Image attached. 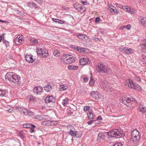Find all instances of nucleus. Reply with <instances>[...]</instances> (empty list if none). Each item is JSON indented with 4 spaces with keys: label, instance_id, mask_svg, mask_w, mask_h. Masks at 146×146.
Instances as JSON below:
<instances>
[{
    "label": "nucleus",
    "instance_id": "1",
    "mask_svg": "<svg viewBox=\"0 0 146 146\" xmlns=\"http://www.w3.org/2000/svg\"><path fill=\"white\" fill-rule=\"evenodd\" d=\"M6 80H8L13 85H20L21 83L20 76L12 72L7 73L5 76Z\"/></svg>",
    "mask_w": 146,
    "mask_h": 146
},
{
    "label": "nucleus",
    "instance_id": "2",
    "mask_svg": "<svg viewBox=\"0 0 146 146\" xmlns=\"http://www.w3.org/2000/svg\"><path fill=\"white\" fill-rule=\"evenodd\" d=\"M107 135L110 138L113 137L116 138H120L124 135L123 131L120 129H116L108 132Z\"/></svg>",
    "mask_w": 146,
    "mask_h": 146
},
{
    "label": "nucleus",
    "instance_id": "3",
    "mask_svg": "<svg viewBox=\"0 0 146 146\" xmlns=\"http://www.w3.org/2000/svg\"><path fill=\"white\" fill-rule=\"evenodd\" d=\"M96 69L98 72L103 74L107 73L110 70L109 68L106 66L104 63L102 62L99 64H98L96 67Z\"/></svg>",
    "mask_w": 146,
    "mask_h": 146
},
{
    "label": "nucleus",
    "instance_id": "4",
    "mask_svg": "<svg viewBox=\"0 0 146 146\" xmlns=\"http://www.w3.org/2000/svg\"><path fill=\"white\" fill-rule=\"evenodd\" d=\"M131 140L134 143L139 141L140 139L141 134L136 129L132 131L131 133Z\"/></svg>",
    "mask_w": 146,
    "mask_h": 146
},
{
    "label": "nucleus",
    "instance_id": "5",
    "mask_svg": "<svg viewBox=\"0 0 146 146\" xmlns=\"http://www.w3.org/2000/svg\"><path fill=\"white\" fill-rule=\"evenodd\" d=\"M120 102L126 106H128V104L130 102H133L135 104H136L137 101L135 98H133L130 96H123L122 98V99Z\"/></svg>",
    "mask_w": 146,
    "mask_h": 146
},
{
    "label": "nucleus",
    "instance_id": "6",
    "mask_svg": "<svg viewBox=\"0 0 146 146\" xmlns=\"http://www.w3.org/2000/svg\"><path fill=\"white\" fill-rule=\"evenodd\" d=\"M33 92L36 95H41L43 92V89L41 86H36L33 89Z\"/></svg>",
    "mask_w": 146,
    "mask_h": 146
},
{
    "label": "nucleus",
    "instance_id": "7",
    "mask_svg": "<svg viewBox=\"0 0 146 146\" xmlns=\"http://www.w3.org/2000/svg\"><path fill=\"white\" fill-rule=\"evenodd\" d=\"M44 101L46 103L50 102L55 103L56 102V99L53 98L52 96H48L45 98Z\"/></svg>",
    "mask_w": 146,
    "mask_h": 146
},
{
    "label": "nucleus",
    "instance_id": "8",
    "mask_svg": "<svg viewBox=\"0 0 146 146\" xmlns=\"http://www.w3.org/2000/svg\"><path fill=\"white\" fill-rule=\"evenodd\" d=\"M33 57L32 55L28 54H27L25 56L26 61L29 63L33 62L35 60L33 58Z\"/></svg>",
    "mask_w": 146,
    "mask_h": 146
},
{
    "label": "nucleus",
    "instance_id": "9",
    "mask_svg": "<svg viewBox=\"0 0 146 146\" xmlns=\"http://www.w3.org/2000/svg\"><path fill=\"white\" fill-rule=\"evenodd\" d=\"M90 95L95 99L98 100L100 98V95L97 91H92L90 94Z\"/></svg>",
    "mask_w": 146,
    "mask_h": 146
},
{
    "label": "nucleus",
    "instance_id": "10",
    "mask_svg": "<svg viewBox=\"0 0 146 146\" xmlns=\"http://www.w3.org/2000/svg\"><path fill=\"white\" fill-rule=\"evenodd\" d=\"M67 127L68 129L70 130L68 132V134L72 137L75 132V131L73 130L74 129V127L71 125L68 124L67 125Z\"/></svg>",
    "mask_w": 146,
    "mask_h": 146
},
{
    "label": "nucleus",
    "instance_id": "11",
    "mask_svg": "<svg viewBox=\"0 0 146 146\" xmlns=\"http://www.w3.org/2000/svg\"><path fill=\"white\" fill-rule=\"evenodd\" d=\"M23 40L24 38L22 36H18L15 39V42L17 44L19 45L20 44L23 43Z\"/></svg>",
    "mask_w": 146,
    "mask_h": 146
},
{
    "label": "nucleus",
    "instance_id": "12",
    "mask_svg": "<svg viewBox=\"0 0 146 146\" xmlns=\"http://www.w3.org/2000/svg\"><path fill=\"white\" fill-rule=\"evenodd\" d=\"M88 59L85 58H81L79 61L80 64L82 65H84L88 63Z\"/></svg>",
    "mask_w": 146,
    "mask_h": 146
},
{
    "label": "nucleus",
    "instance_id": "13",
    "mask_svg": "<svg viewBox=\"0 0 146 146\" xmlns=\"http://www.w3.org/2000/svg\"><path fill=\"white\" fill-rule=\"evenodd\" d=\"M52 20L53 21H54L56 23H57L61 24H66V22L64 21L60 20L58 19L53 18L52 19Z\"/></svg>",
    "mask_w": 146,
    "mask_h": 146
},
{
    "label": "nucleus",
    "instance_id": "14",
    "mask_svg": "<svg viewBox=\"0 0 146 146\" xmlns=\"http://www.w3.org/2000/svg\"><path fill=\"white\" fill-rule=\"evenodd\" d=\"M105 137L104 133L100 132L99 133L98 135V137L97 140L98 141H100V140H103Z\"/></svg>",
    "mask_w": 146,
    "mask_h": 146
},
{
    "label": "nucleus",
    "instance_id": "15",
    "mask_svg": "<svg viewBox=\"0 0 146 146\" xmlns=\"http://www.w3.org/2000/svg\"><path fill=\"white\" fill-rule=\"evenodd\" d=\"M44 90L47 92H50L52 89V86L48 84L44 87Z\"/></svg>",
    "mask_w": 146,
    "mask_h": 146
},
{
    "label": "nucleus",
    "instance_id": "16",
    "mask_svg": "<svg viewBox=\"0 0 146 146\" xmlns=\"http://www.w3.org/2000/svg\"><path fill=\"white\" fill-rule=\"evenodd\" d=\"M23 127L24 128H35V126L34 125L30 123L24 124L23 125Z\"/></svg>",
    "mask_w": 146,
    "mask_h": 146
},
{
    "label": "nucleus",
    "instance_id": "17",
    "mask_svg": "<svg viewBox=\"0 0 146 146\" xmlns=\"http://www.w3.org/2000/svg\"><path fill=\"white\" fill-rule=\"evenodd\" d=\"M70 57L69 58V57L68 58H67V59H66V60L67 61V62L69 64L74 62L75 61L74 58L73 56L71 55H70Z\"/></svg>",
    "mask_w": 146,
    "mask_h": 146
},
{
    "label": "nucleus",
    "instance_id": "18",
    "mask_svg": "<svg viewBox=\"0 0 146 146\" xmlns=\"http://www.w3.org/2000/svg\"><path fill=\"white\" fill-rule=\"evenodd\" d=\"M88 118V119H93L95 117V115L92 112H88L87 113Z\"/></svg>",
    "mask_w": 146,
    "mask_h": 146
},
{
    "label": "nucleus",
    "instance_id": "19",
    "mask_svg": "<svg viewBox=\"0 0 146 146\" xmlns=\"http://www.w3.org/2000/svg\"><path fill=\"white\" fill-rule=\"evenodd\" d=\"M77 37L78 38L81 39H83L85 38V37L86 36V35H84L82 33H78L74 35Z\"/></svg>",
    "mask_w": 146,
    "mask_h": 146
},
{
    "label": "nucleus",
    "instance_id": "20",
    "mask_svg": "<svg viewBox=\"0 0 146 146\" xmlns=\"http://www.w3.org/2000/svg\"><path fill=\"white\" fill-rule=\"evenodd\" d=\"M86 49V48H84L80 46L77 47V48H76V50L78 51L80 53L85 52Z\"/></svg>",
    "mask_w": 146,
    "mask_h": 146
},
{
    "label": "nucleus",
    "instance_id": "21",
    "mask_svg": "<svg viewBox=\"0 0 146 146\" xmlns=\"http://www.w3.org/2000/svg\"><path fill=\"white\" fill-rule=\"evenodd\" d=\"M78 68V66H72V65H68V68L70 70H76Z\"/></svg>",
    "mask_w": 146,
    "mask_h": 146
},
{
    "label": "nucleus",
    "instance_id": "22",
    "mask_svg": "<svg viewBox=\"0 0 146 146\" xmlns=\"http://www.w3.org/2000/svg\"><path fill=\"white\" fill-rule=\"evenodd\" d=\"M78 132L76 131H75V133L74 135L72 136V137H74L75 138H79L81 137L82 136V135L80 133H78Z\"/></svg>",
    "mask_w": 146,
    "mask_h": 146
},
{
    "label": "nucleus",
    "instance_id": "23",
    "mask_svg": "<svg viewBox=\"0 0 146 146\" xmlns=\"http://www.w3.org/2000/svg\"><path fill=\"white\" fill-rule=\"evenodd\" d=\"M6 92L5 90L0 89V96L1 97H6Z\"/></svg>",
    "mask_w": 146,
    "mask_h": 146
},
{
    "label": "nucleus",
    "instance_id": "24",
    "mask_svg": "<svg viewBox=\"0 0 146 146\" xmlns=\"http://www.w3.org/2000/svg\"><path fill=\"white\" fill-rule=\"evenodd\" d=\"M133 52V50L131 48L127 47L126 50L125 51V53L127 54H131Z\"/></svg>",
    "mask_w": 146,
    "mask_h": 146
},
{
    "label": "nucleus",
    "instance_id": "25",
    "mask_svg": "<svg viewBox=\"0 0 146 146\" xmlns=\"http://www.w3.org/2000/svg\"><path fill=\"white\" fill-rule=\"evenodd\" d=\"M90 74L91 75V76L90 77V81L89 84L90 86H93L94 85L95 82L94 80L92 78V73H90Z\"/></svg>",
    "mask_w": 146,
    "mask_h": 146
},
{
    "label": "nucleus",
    "instance_id": "26",
    "mask_svg": "<svg viewBox=\"0 0 146 146\" xmlns=\"http://www.w3.org/2000/svg\"><path fill=\"white\" fill-rule=\"evenodd\" d=\"M59 90L60 91H63L67 89L68 88V86L66 84L62 85L60 86Z\"/></svg>",
    "mask_w": 146,
    "mask_h": 146
},
{
    "label": "nucleus",
    "instance_id": "27",
    "mask_svg": "<svg viewBox=\"0 0 146 146\" xmlns=\"http://www.w3.org/2000/svg\"><path fill=\"white\" fill-rule=\"evenodd\" d=\"M139 111L142 112V113H144L146 112V109L142 106H139Z\"/></svg>",
    "mask_w": 146,
    "mask_h": 146
},
{
    "label": "nucleus",
    "instance_id": "28",
    "mask_svg": "<svg viewBox=\"0 0 146 146\" xmlns=\"http://www.w3.org/2000/svg\"><path fill=\"white\" fill-rule=\"evenodd\" d=\"M136 85L137 84L132 82L129 84V88L134 90V88H136Z\"/></svg>",
    "mask_w": 146,
    "mask_h": 146
},
{
    "label": "nucleus",
    "instance_id": "29",
    "mask_svg": "<svg viewBox=\"0 0 146 146\" xmlns=\"http://www.w3.org/2000/svg\"><path fill=\"white\" fill-rule=\"evenodd\" d=\"M24 109L25 110V111H26L28 113L29 115H35L34 112H33L29 109L26 108H24Z\"/></svg>",
    "mask_w": 146,
    "mask_h": 146
},
{
    "label": "nucleus",
    "instance_id": "30",
    "mask_svg": "<svg viewBox=\"0 0 146 146\" xmlns=\"http://www.w3.org/2000/svg\"><path fill=\"white\" fill-rule=\"evenodd\" d=\"M140 22L142 25H145L146 23V18L144 17L140 19Z\"/></svg>",
    "mask_w": 146,
    "mask_h": 146
},
{
    "label": "nucleus",
    "instance_id": "31",
    "mask_svg": "<svg viewBox=\"0 0 146 146\" xmlns=\"http://www.w3.org/2000/svg\"><path fill=\"white\" fill-rule=\"evenodd\" d=\"M53 54L55 56H60L59 50H55L54 51Z\"/></svg>",
    "mask_w": 146,
    "mask_h": 146
},
{
    "label": "nucleus",
    "instance_id": "32",
    "mask_svg": "<svg viewBox=\"0 0 146 146\" xmlns=\"http://www.w3.org/2000/svg\"><path fill=\"white\" fill-rule=\"evenodd\" d=\"M3 43L4 45L6 46V47H7L9 46V42L6 40L5 39H4V38L3 37Z\"/></svg>",
    "mask_w": 146,
    "mask_h": 146
},
{
    "label": "nucleus",
    "instance_id": "33",
    "mask_svg": "<svg viewBox=\"0 0 146 146\" xmlns=\"http://www.w3.org/2000/svg\"><path fill=\"white\" fill-rule=\"evenodd\" d=\"M69 57V58L70 57V55H69L68 54H63L62 56L61 59L62 60L63 59H64L65 58L67 59V58H68Z\"/></svg>",
    "mask_w": 146,
    "mask_h": 146
},
{
    "label": "nucleus",
    "instance_id": "34",
    "mask_svg": "<svg viewBox=\"0 0 146 146\" xmlns=\"http://www.w3.org/2000/svg\"><path fill=\"white\" fill-rule=\"evenodd\" d=\"M28 6L31 8H33L34 5H35V3L32 2H29L27 3Z\"/></svg>",
    "mask_w": 146,
    "mask_h": 146
},
{
    "label": "nucleus",
    "instance_id": "35",
    "mask_svg": "<svg viewBox=\"0 0 146 146\" xmlns=\"http://www.w3.org/2000/svg\"><path fill=\"white\" fill-rule=\"evenodd\" d=\"M58 121H50V125L52 126L55 125L58 123Z\"/></svg>",
    "mask_w": 146,
    "mask_h": 146
},
{
    "label": "nucleus",
    "instance_id": "36",
    "mask_svg": "<svg viewBox=\"0 0 146 146\" xmlns=\"http://www.w3.org/2000/svg\"><path fill=\"white\" fill-rule=\"evenodd\" d=\"M50 120H47L44 121L42 123V124L43 125H50Z\"/></svg>",
    "mask_w": 146,
    "mask_h": 146
},
{
    "label": "nucleus",
    "instance_id": "37",
    "mask_svg": "<svg viewBox=\"0 0 146 146\" xmlns=\"http://www.w3.org/2000/svg\"><path fill=\"white\" fill-rule=\"evenodd\" d=\"M46 51H48L46 49H43V50L42 51V52H41V53H38V56H41V55H43V54H45L46 53Z\"/></svg>",
    "mask_w": 146,
    "mask_h": 146
},
{
    "label": "nucleus",
    "instance_id": "38",
    "mask_svg": "<svg viewBox=\"0 0 146 146\" xmlns=\"http://www.w3.org/2000/svg\"><path fill=\"white\" fill-rule=\"evenodd\" d=\"M132 82V81H131V80L129 79H127L125 83V85L126 86H128L129 87V84Z\"/></svg>",
    "mask_w": 146,
    "mask_h": 146
},
{
    "label": "nucleus",
    "instance_id": "39",
    "mask_svg": "<svg viewBox=\"0 0 146 146\" xmlns=\"http://www.w3.org/2000/svg\"><path fill=\"white\" fill-rule=\"evenodd\" d=\"M30 101H32L33 102L35 101V98L33 97L31 95L29 96Z\"/></svg>",
    "mask_w": 146,
    "mask_h": 146
},
{
    "label": "nucleus",
    "instance_id": "40",
    "mask_svg": "<svg viewBox=\"0 0 146 146\" xmlns=\"http://www.w3.org/2000/svg\"><path fill=\"white\" fill-rule=\"evenodd\" d=\"M68 98H66L64 100H63L64 102L62 103V104L63 106H65L66 105V103L68 102Z\"/></svg>",
    "mask_w": 146,
    "mask_h": 146
},
{
    "label": "nucleus",
    "instance_id": "41",
    "mask_svg": "<svg viewBox=\"0 0 146 146\" xmlns=\"http://www.w3.org/2000/svg\"><path fill=\"white\" fill-rule=\"evenodd\" d=\"M31 42L33 44H37L38 42V39H35L34 40H32V39L31 40Z\"/></svg>",
    "mask_w": 146,
    "mask_h": 146
},
{
    "label": "nucleus",
    "instance_id": "42",
    "mask_svg": "<svg viewBox=\"0 0 146 146\" xmlns=\"http://www.w3.org/2000/svg\"><path fill=\"white\" fill-rule=\"evenodd\" d=\"M140 59L142 61H143V62L144 61H145L146 59V56H145L144 55H142L140 56Z\"/></svg>",
    "mask_w": 146,
    "mask_h": 146
},
{
    "label": "nucleus",
    "instance_id": "43",
    "mask_svg": "<svg viewBox=\"0 0 146 146\" xmlns=\"http://www.w3.org/2000/svg\"><path fill=\"white\" fill-rule=\"evenodd\" d=\"M110 11L111 13H114L115 14V13H118L115 8L113 9H110Z\"/></svg>",
    "mask_w": 146,
    "mask_h": 146
},
{
    "label": "nucleus",
    "instance_id": "44",
    "mask_svg": "<svg viewBox=\"0 0 146 146\" xmlns=\"http://www.w3.org/2000/svg\"><path fill=\"white\" fill-rule=\"evenodd\" d=\"M136 87L134 88V90L137 89L139 91H141V90L142 88L139 85H136Z\"/></svg>",
    "mask_w": 146,
    "mask_h": 146
},
{
    "label": "nucleus",
    "instance_id": "45",
    "mask_svg": "<svg viewBox=\"0 0 146 146\" xmlns=\"http://www.w3.org/2000/svg\"><path fill=\"white\" fill-rule=\"evenodd\" d=\"M127 47H121L120 48V50L122 52H125V51L126 50Z\"/></svg>",
    "mask_w": 146,
    "mask_h": 146
},
{
    "label": "nucleus",
    "instance_id": "46",
    "mask_svg": "<svg viewBox=\"0 0 146 146\" xmlns=\"http://www.w3.org/2000/svg\"><path fill=\"white\" fill-rule=\"evenodd\" d=\"M90 109V107L88 106H86L84 108V111H88Z\"/></svg>",
    "mask_w": 146,
    "mask_h": 146
},
{
    "label": "nucleus",
    "instance_id": "47",
    "mask_svg": "<svg viewBox=\"0 0 146 146\" xmlns=\"http://www.w3.org/2000/svg\"><path fill=\"white\" fill-rule=\"evenodd\" d=\"M46 53L44 54H43V55H41V56L43 58H46L48 56V51H46Z\"/></svg>",
    "mask_w": 146,
    "mask_h": 146
},
{
    "label": "nucleus",
    "instance_id": "48",
    "mask_svg": "<svg viewBox=\"0 0 146 146\" xmlns=\"http://www.w3.org/2000/svg\"><path fill=\"white\" fill-rule=\"evenodd\" d=\"M74 7L78 11H80V7H78L76 6V5H74Z\"/></svg>",
    "mask_w": 146,
    "mask_h": 146
},
{
    "label": "nucleus",
    "instance_id": "49",
    "mask_svg": "<svg viewBox=\"0 0 146 146\" xmlns=\"http://www.w3.org/2000/svg\"><path fill=\"white\" fill-rule=\"evenodd\" d=\"M22 107L19 106H17L15 108V110L17 111H21V110H22Z\"/></svg>",
    "mask_w": 146,
    "mask_h": 146
},
{
    "label": "nucleus",
    "instance_id": "50",
    "mask_svg": "<svg viewBox=\"0 0 146 146\" xmlns=\"http://www.w3.org/2000/svg\"><path fill=\"white\" fill-rule=\"evenodd\" d=\"M19 135L20 137L21 138H23L24 137L23 134V131H20L19 132Z\"/></svg>",
    "mask_w": 146,
    "mask_h": 146
},
{
    "label": "nucleus",
    "instance_id": "51",
    "mask_svg": "<svg viewBox=\"0 0 146 146\" xmlns=\"http://www.w3.org/2000/svg\"><path fill=\"white\" fill-rule=\"evenodd\" d=\"M100 19L99 17H96L95 20V23H98L100 21Z\"/></svg>",
    "mask_w": 146,
    "mask_h": 146
},
{
    "label": "nucleus",
    "instance_id": "52",
    "mask_svg": "<svg viewBox=\"0 0 146 146\" xmlns=\"http://www.w3.org/2000/svg\"><path fill=\"white\" fill-rule=\"evenodd\" d=\"M42 50L43 49L42 48H37L36 49V52L37 54H38V53H39V52H41Z\"/></svg>",
    "mask_w": 146,
    "mask_h": 146
},
{
    "label": "nucleus",
    "instance_id": "53",
    "mask_svg": "<svg viewBox=\"0 0 146 146\" xmlns=\"http://www.w3.org/2000/svg\"><path fill=\"white\" fill-rule=\"evenodd\" d=\"M130 10L129 13H130L131 14H134L135 13V11H134L133 9L130 8Z\"/></svg>",
    "mask_w": 146,
    "mask_h": 146
},
{
    "label": "nucleus",
    "instance_id": "54",
    "mask_svg": "<svg viewBox=\"0 0 146 146\" xmlns=\"http://www.w3.org/2000/svg\"><path fill=\"white\" fill-rule=\"evenodd\" d=\"M95 121L96 120H91L90 121H88L87 122V123L88 124V125H90L92 124V123L95 122Z\"/></svg>",
    "mask_w": 146,
    "mask_h": 146
},
{
    "label": "nucleus",
    "instance_id": "55",
    "mask_svg": "<svg viewBox=\"0 0 146 146\" xmlns=\"http://www.w3.org/2000/svg\"><path fill=\"white\" fill-rule=\"evenodd\" d=\"M135 80L138 82H140L141 81V79L139 76H136L135 77Z\"/></svg>",
    "mask_w": 146,
    "mask_h": 146
},
{
    "label": "nucleus",
    "instance_id": "56",
    "mask_svg": "<svg viewBox=\"0 0 146 146\" xmlns=\"http://www.w3.org/2000/svg\"><path fill=\"white\" fill-rule=\"evenodd\" d=\"M62 10H68V8L65 6H62Z\"/></svg>",
    "mask_w": 146,
    "mask_h": 146
},
{
    "label": "nucleus",
    "instance_id": "57",
    "mask_svg": "<svg viewBox=\"0 0 146 146\" xmlns=\"http://www.w3.org/2000/svg\"><path fill=\"white\" fill-rule=\"evenodd\" d=\"M83 81L85 82H87L88 80V78L86 77H84L83 79Z\"/></svg>",
    "mask_w": 146,
    "mask_h": 146
},
{
    "label": "nucleus",
    "instance_id": "58",
    "mask_svg": "<svg viewBox=\"0 0 146 146\" xmlns=\"http://www.w3.org/2000/svg\"><path fill=\"white\" fill-rule=\"evenodd\" d=\"M97 120H102V117L100 115L98 116L97 119Z\"/></svg>",
    "mask_w": 146,
    "mask_h": 146
},
{
    "label": "nucleus",
    "instance_id": "59",
    "mask_svg": "<svg viewBox=\"0 0 146 146\" xmlns=\"http://www.w3.org/2000/svg\"><path fill=\"white\" fill-rule=\"evenodd\" d=\"M130 10V8L127 6V7L126 8V9H125V11L129 12Z\"/></svg>",
    "mask_w": 146,
    "mask_h": 146
},
{
    "label": "nucleus",
    "instance_id": "60",
    "mask_svg": "<svg viewBox=\"0 0 146 146\" xmlns=\"http://www.w3.org/2000/svg\"><path fill=\"white\" fill-rule=\"evenodd\" d=\"M30 128V132L31 133H33V132H34V128Z\"/></svg>",
    "mask_w": 146,
    "mask_h": 146
},
{
    "label": "nucleus",
    "instance_id": "61",
    "mask_svg": "<svg viewBox=\"0 0 146 146\" xmlns=\"http://www.w3.org/2000/svg\"><path fill=\"white\" fill-rule=\"evenodd\" d=\"M41 116L40 115H36L35 117V119H39L41 117Z\"/></svg>",
    "mask_w": 146,
    "mask_h": 146
},
{
    "label": "nucleus",
    "instance_id": "62",
    "mask_svg": "<svg viewBox=\"0 0 146 146\" xmlns=\"http://www.w3.org/2000/svg\"><path fill=\"white\" fill-rule=\"evenodd\" d=\"M117 6L120 9H122L123 6L119 4H117Z\"/></svg>",
    "mask_w": 146,
    "mask_h": 146
},
{
    "label": "nucleus",
    "instance_id": "63",
    "mask_svg": "<svg viewBox=\"0 0 146 146\" xmlns=\"http://www.w3.org/2000/svg\"><path fill=\"white\" fill-rule=\"evenodd\" d=\"M8 57L10 59H11L13 57L12 54H8Z\"/></svg>",
    "mask_w": 146,
    "mask_h": 146
},
{
    "label": "nucleus",
    "instance_id": "64",
    "mask_svg": "<svg viewBox=\"0 0 146 146\" xmlns=\"http://www.w3.org/2000/svg\"><path fill=\"white\" fill-rule=\"evenodd\" d=\"M131 27V26L130 24H128L126 26V28L127 29H129Z\"/></svg>",
    "mask_w": 146,
    "mask_h": 146
}]
</instances>
